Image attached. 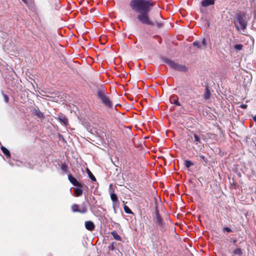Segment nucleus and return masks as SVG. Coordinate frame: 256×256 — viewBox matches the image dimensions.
I'll return each mask as SVG.
<instances>
[{
  "mask_svg": "<svg viewBox=\"0 0 256 256\" xmlns=\"http://www.w3.org/2000/svg\"><path fill=\"white\" fill-rule=\"evenodd\" d=\"M3 96H4V101L6 102H8V96H6L5 94H3Z\"/></svg>",
  "mask_w": 256,
  "mask_h": 256,
  "instance_id": "obj_28",
  "label": "nucleus"
},
{
  "mask_svg": "<svg viewBox=\"0 0 256 256\" xmlns=\"http://www.w3.org/2000/svg\"><path fill=\"white\" fill-rule=\"evenodd\" d=\"M233 253L235 255L241 256L242 254V250L241 248H238L234 250Z\"/></svg>",
  "mask_w": 256,
  "mask_h": 256,
  "instance_id": "obj_16",
  "label": "nucleus"
},
{
  "mask_svg": "<svg viewBox=\"0 0 256 256\" xmlns=\"http://www.w3.org/2000/svg\"><path fill=\"white\" fill-rule=\"evenodd\" d=\"M174 224H178V222H176Z\"/></svg>",
  "mask_w": 256,
  "mask_h": 256,
  "instance_id": "obj_39",
  "label": "nucleus"
},
{
  "mask_svg": "<svg viewBox=\"0 0 256 256\" xmlns=\"http://www.w3.org/2000/svg\"><path fill=\"white\" fill-rule=\"evenodd\" d=\"M110 198L112 202H117L118 201V198L116 194L112 193L110 194Z\"/></svg>",
  "mask_w": 256,
  "mask_h": 256,
  "instance_id": "obj_19",
  "label": "nucleus"
},
{
  "mask_svg": "<svg viewBox=\"0 0 256 256\" xmlns=\"http://www.w3.org/2000/svg\"><path fill=\"white\" fill-rule=\"evenodd\" d=\"M62 169L64 170V169H65V168H64L63 166L62 167Z\"/></svg>",
  "mask_w": 256,
  "mask_h": 256,
  "instance_id": "obj_38",
  "label": "nucleus"
},
{
  "mask_svg": "<svg viewBox=\"0 0 256 256\" xmlns=\"http://www.w3.org/2000/svg\"><path fill=\"white\" fill-rule=\"evenodd\" d=\"M68 180L74 186H80V182L76 180V179L73 177L71 174L68 176Z\"/></svg>",
  "mask_w": 256,
  "mask_h": 256,
  "instance_id": "obj_7",
  "label": "nucleus"
},
{
  "mask_svg": "<svg viewBox=\"0 0 256 256\" xmlns=\"http://www.w3.org/2000/svg\"><path fill=\"white\" fill-rule=\"evenodd\" d=\"M114 242H112L109 246L108 249L109 250H114Z\"/></svg>",
  "mask_w": 256,
  "mask_h": 256,
  "instance_id": "obj_27",
  "label": "nucleus"
},
{
  "mask_svg": "<svg viewBox=\"0 0 256 256\" xmlns=\"http://www.w3.org/2000/svg\"><path fill=\"white\" fill-rule=\"evenodd\" d=\"M124 212L127 214H132V211L130 210V209L127 206H124Z\"/></svg>",
  "mask_w": 256,
  "mask_h": 256,
  "instance_id": "obj_22",
  "label": "nucleus"
},
{
  "mask_svg": "<svg viewBox=\"0 0 256 256\" xmlns=\"http://www.w3.org/2000/svg\"><path fill=\"white\" fill-rule=\"evenodd\" d=\"M253 119L254 121L256 122V115L254 116Z\"/></svg>",
  "mask_w": 256,
  "mask_h": 256,
  "instance_id": "obj_35",
  "label": "nucleus"
},
{
  "mask_svg": "<svg viewBox=\"0 0 256 256\" xmlns=\"http://www.w3.org/2000/svg\"><path fill=\"white\" fill-rule=\"evenodd\" d=\"M193 46H196L198 48L203 49L204 48L202 47V44L200 42L196 41L193 42Z\"/></svg>",
  "mask_w": 256,
  "mask_h": 256,
  "instance_id": "obj_15",
  "label": "nucleus"
},
{
  "mask_svg": "<svg viewBox=\"0 0 256 256\" xmlns=\"http://www.w3.org/2000/svg\"><path fill=\"white\" fill-rule=\"evenodd\" d=\"M224 230H226L227 232H232V230H230V228H228V227H226L224 228Z\"/></svg>",
  "mask_w": 256,
  "mask_h": 256,
  "instance_id": "obj_29",
  "label": "nucleus"
},
{
  "mask_svg": "<svg viewBox=\"0 0 256 256\" xmlns=\"http://www.w3.org/2000/svg\"><path fill=\"white\" fill-rule=\"evenodd\" d=\"M200 160L204 162V164L208 163V159L204 155L199 156Z\"/></svg>",
  "mask_w": 256,
  "mask_h": 256,
  "instance_id": "obj_20",
  "label": "nucleus"
},
{
  "mask_svg": "<svg viewBox=\"0 0 256 256\" xmlns=\"http://www.w3.org/2000/svg\"><path fill=\"white\" fill-rule=\"evenodd\" d=\"M112 236H113L114 238L118 241H121L122 240V238L121 236L115 231H112L111 232Z\"/></svg>",
  "mask_w": 256,
  "mask_h": 256,
  "instance_id": "obj_11",
  "label": "nucleus"
},
{
  "mask_svg": "<svg viewBox=\"0 0 256 256\" xmlns=\"http://www.w3.org/2000/svg\"><path fill=\"white\" fill-rule=\"evenodd\" d=\"M210 90H208V88L206 87V91L204 96V98L206 100H208L210 98Z\"/></svg>",
  "mask_w": 256,
  "mask_h": 256,
  "instance_id": "obj_14",
  "label": "nucleus"
},
{
  "mask_svg": "<svg viewBox=\"0 0 256 256\" xmlns=\"http://www.w3.org/2000/svg\"><path fill=\"white\" fill-rule=\"evenodd\" d=\"M184 164L187 168H189L190 166H193L194 164L189 160H186L184 162Z\"/></svg>",
  "mask_w": 256,
  "mask_h": 256,
  "instance_id": "obj_18",
  "label": "nucleus"
},
{
  "mask_svg": "<svg viewBox=\"0 0 256 256\" xmlns=\"http://www.w3.org/2000/svg\"><path fill=\"white\" fill-rule=\"evenodd\" d=\"M98 96L102 102L108 107H111L112 106V102L109 98L106 96L104 92L102 90H99L98 92Z\"/></svg>",
  "mask_w": 256,
  "mask_h": 256,
  "instance_id": "obj_5",
  "label": "nucleus"
},
{
  "mask_svg": "<svg viewBox=\"0 0 256 256\" xmlns=\"http://www.w3.org/2000/svg\"><path fill=\"white\" fill-rule=\"evenodd\" d=\"M58 120L65 126L68 124V120L67 118L63 114L60 115L58 117Z\"/></svg>",
  "mask_w": 256,
  "mask_h": 256,
  "instance_id": "obj_10",
  "label": "nucleus"
},
{
  "mask_svg": "<svg viewBox=\"0 0 256 256\" xmlns=\"http://www.w3.org/2000/svg\"><path fill=\"white\" fill-rule=\"evenodd\" d=\"M74 193L77 196H80L82 194V190L80 188H76Z\"/></svg>",
  "mask_w": 256,
  "mask_h": 256,
  "instance_id": "obj_17",
  "label": "nucleus"
},
{
  "mask_svg": "<svg viewBox=\"0 0 256 256\" xmlns=\"http://www.w3.org/2000/svg\"><path fill=\"white\" fill-rule=\"evenodd\" d=\"M242 48V45L240 44H236L234 46V48L237 50H241Z\"/></svg>",
  "mask_w": 256,
  "mask_h": 256,
  "instance_id": "obj_25",
  "label": "nucleus"
},
{
  "mask_svg": "<svg viewBox=\"0 0 256 256\" xmlns=\"http://www.w3.org/2000/svg\"><path fill=\"white\" fill-rule=\"evenodd\" d=\"M152 6L150 1L146 0H132L130 2L132 8L140 13L138 16L139 21L142 24L148 26L154 25V22L150 20L148 14Z\"/></svg>",
  "mask_w": 256,
  "mask_h": 256,
  "instance_id": "obj_1",
  "label": "nucleus"
},
{
  "mask_svg": "<svg viewBox=\"0 0 256 256\" xmlns=\"http://www.w3.org/2000/svg\"><path fill=\"white\" fill-rule=\"evenodd\" d=\"M194 142H196V144L198 145V144L200 143V138L199 136H198L197 134H194Z\"/></svg>",
  "mask_w": 256,
  "mask_h": 256,
  "instance_id": "obj_13",
  "label": "nucleus"
},
{
  "mask_svg": "<svg viewBox=\"0 0 256 256\" xmlns=\"http://www.w3.org/2000/svg\"><path fill=\"white\" fill-rule=\"evenodd\" d=\"M204 48H206V40L205 38H203L202 42H200Z\"/></svg>",
  "mask_w": 256,
  "mask_h": 256,
  "instance_id": "obj_24",
  "label": "nucleus"
},
{
  "mask_svg": "<svg viewBox=\"0 0 256 256\" xmlns=\"http://www.w3.org/2000/svg\"><path fill=\"white\" fill-rule=\"evenodd\" d=\"M86 228L88 230H92L94 228V225H85Z\"/></svg>",
  "mask_w": 256,
  "mask_h": 256,
  "instance_id": "obj_23",
  "label": "nucleus"
},
{
  "mask_svg": "<svg viewBox=\"0 0 256 256\" xmlns=\"http://www.w3.org/2000/svg\"><path fill=\"white\" fill-rule=\"evenodd\" d=\"M174 103L178 106L180 105V103L178 102L177 100H174Z\"/></svg>",
  "mask_w": 256,
  "mask_h": 256,
  "instance_id": "obj_33",
  "label": "nucleus"
},
{
  "mask_svg": "<svg viewBox=\"0 0 256 256\" xmlns=\"http://www.w3.org/2000/svg\"><path fill=\"white\" fill-rule=\"evenodd\" d=\"M24 2L26 3V0H22Z\"/></svg>",
  "mask_w": 256,
  "mask_h": 256,
  "instance_id": "obj_36",
  "label": "nucleus"
},
{
  "mask_svg": "<svg viewBox=\"0 0 256 256\" xmlns=\"http://www.w3.org/2000/svg\"><path fill=\"white\" fill-rule=\"evenodd\" d=\"M234 242H236V240H234Z\"/></svg>",
  "mask_w": 256,
  "mask_h": 256,
  "instance_id": "obj_40",
  "label": "nucleus"
},
{
  "mask_svg": "<svg viewBox=\"0 0 256 256\" xmlns=\"http://www.w3.org/2000/svg\"><path fill=\"white\" fill-rule=\"evenodd\" d=\"M100 137L102 140H104V139H106V134H105V133L102 132L100 135Z\"/></svg>",
  "mask_w": 256,
  "mask_h": 256,
  "instance_id": "obj_26",
  "label": "nucleus"
},
{
  "mask_svg": "<svg viewBox=\"0 0 256 256\" xmlns=\"http://www.w3.org/2000/svg\"><path fill=\"white\" fill-rule=\"evenodd\" d=\"M62 169L64 170V169H65V168H64L63 166L62 167Z\"/></svg>",
  "mask_w": 256,
  "mask_h": 256,
  "instance_id": "obj_37",
  "label": "nucleus"
},
{
  "mask_svg": "<svg viewBox=\"0 0 256 256\" xmlns=\"http://www.w3.org/2000/svg\"><path fill=\"white\" fill-rule=\"evenodd\" d=\"M215 0H202L201 4L204 7H207L210 5L214 4Z\"/></svg>",
  "mask_w": 256,
  "mask_h": 256,
  "instance_id": "obj_8",
  "label": "nucleus"
},
{
  "mask_svg": "<svg viewBox=\"0 0 256 256\" xmlns=\"http://www.w3.org/2000/svg\"><path fill=\"white\" fill-rule=\"evenodd\" d=\"M84 224H94L91 221H86V222H85Z\"/></svg>",
  "mask_w": 256,
  "mask_h": 256,
  "instance_id": "obj_32",
  "label": "nucleus"
},
{
  "mask_svg": "<svg viewBox=\"0 0 256 256\" xmlns=\"http://www.w3.org/2000/svg\"><path fill=\"white\" fill-rule=\"evenodd\" d=\"M156 220L158 224H165L166 223L168 224L170 222V220L168 217L166 218L165 220H164L163 218H162L158 213H156Z\"/></svg>",
  "mask_w": 256,
  "mask_h": 256,
  "instance_id": "obj_6",
  "label": "nucleus"
},
{
  "mask_svg": "<svg viewBox=\"0 0 256 256\" xmlns=\"http://www.w3.org/2000/svg\"><path fill=\"white\" fill-rule=\"evenodd\" d=\"M72 210L74 212L84 214L87 212V206L85 202L80 204H74L72 206Z\"/></svg>",
  "mask_w": 256,
  "mask_h": 256,
  "instance_id": "obj_4",
  "label": "nucleus"
},
{
  "mask_svg": "<svg viewBox=\"0 0 256 256\" xmlns=\"http://www.w3.org/2000/svg\"><path fill=\"white\" fill-rule=\"evenodd\" d=\"M1 150L3 152V153L7 156V157H10V151L7 149L4 146H2L1 148Z\"/></svg>",
  "mask_w": 256,
  "mask_h": 256,
  "instance_id": "obj_12",
  "label": "nucleus"
},
{
  "mask_svg": "<svg viewBox=\"0 0 256 256\" xmlns=\"http://www.w3.org/2000/svg\"><path fill=\"white\" fill-rule=\"evenodd\" d=\"M236 21L238 22L240 26L235 24L236 28L239 30H244L247 26V22L246 20V18L244 15L242 14H238L236 16Z\"/></svg>",
  "mask_w": 256,
  "mask_h": 256,
  "instance_id": "obj_2",
  "label": "nucleus"
},
{
  "mask_svg": "<svg viewBox=\"0 0 256 256\" xmlns=\"http://www.w3.org/2000/svg\"><path fill=\"white\" fill-rule=\"evenodd\" d=\"M32 114L38 118H42L44 116L43 113L38 108H34L32 110Z\"/></svg>",
  "mask_w": 256,
  "mask_h": 256,
  "instance_id": "obj_9",
  "label": "nucleus"
},
{
  "mask_svg": "<svg viewBox=\"0 0 256 256\" xmlns=\"http://www.w3.org/2000/svg\"><path fill=\"white\" fill-rule=\"evenodd\" d=\"M240 108H247V105L246 104H242L240 106Z\"/></svg>",
  "mask_w": 256,
  "mask_h": 256,
  "instance_id": "obj_31",
  "label": "nucleus"
},
{
  "mask_svg": "<svg viewBox=\"0 0 256 256\" xmlns=\"http://www.w3.org/2000/svg\"><path fill=\"white\" fill-rule=\"evenodd\" d=\"M164 62L166 63L172 68L180 71H184L185 72L187 70V68L186 66L183 65L179 64L177 63H176L174 61L168 58H166L164 60Z\"/></svg>",
  "mask_w": 256,
  "mask_h": 256,
  "instance_id": "obj_3",
  "label": "nucleus"
},
{
  "mask_svg": "<svg viewBox=\"0 0 256 256\" xmlns=\"http://www.w3.org/2000/svg\"><path fill=\"white\" fill-rule=\"evenodd\" d=\"M87 172H88V174L90 178L92 181H96V179L95 177L90 172V171L88 169L87 170Z\"/></svg>",
  "mask_w": 256,
  "mask_h": 256,
  "instance_id": "obj_21",
  "label": "nucleus"
},
{
  "mask_svg": "<svg viewBox=\"0 0 256 256\" xmlns=\"http://www.w3.org/2000/svg\"><path fill=\"white\" fill-rule=\"evenodd\" d=\"M7 43L10 44V42H9L8 41H6V42H5V44H4V48H6V44H7Z\"/></svg>",
  "mask_w": 256,
  "mask_h": 256,
  "instance_id": "obj_34",
  "label": "nucleus"
},
{
  "mask_svg": "<svg viewBox=\"0 0 256 256\" xmlns=\"http://www.w3.org/2000/svg\"><path fill=\"white\" fill-rule=\"evenodd\" d=\"M156 26H158V28H160V27H162V23H161V22H156Z\"/></svg>",
  "mask_w": 256,
  "mask_h": 256,
  "instance_id": "obj_30",
  "label": "nucleus"
}]
</instances>
